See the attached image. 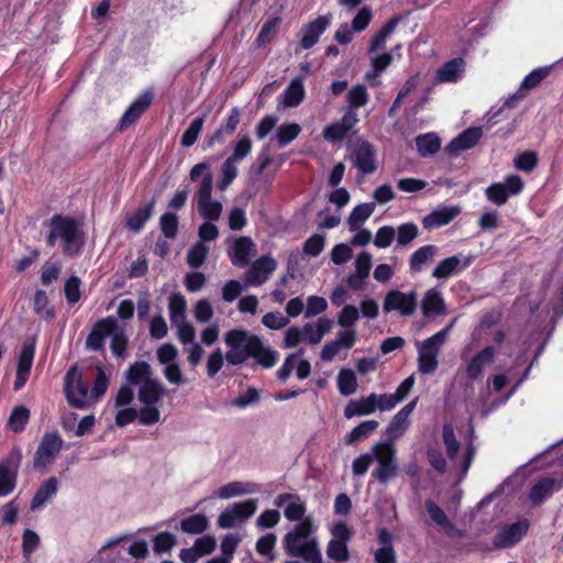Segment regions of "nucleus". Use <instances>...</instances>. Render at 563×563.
<instances>
[{"instance_id": "nucleus-1", "label": "nucleus", "mask_w": 563, "mask_h": 563, "mask_svg": "<svg viewBox=\"0 0 563 563\" xmlns=\"http://www.w3.org/2000/svg\"><path fill=\"white\" fill-rule=\"evenodd\" d=\"M128 380L137 386L140 401L139 423L153 426L162 421L164 385L153 376L151 366L145 362L135 363L128 371Z\"/></svg>"}, {"instance_id": "nucleus-2", "label": "nucleus", "mask_w": 563, "mask_h": 563, "mask_svg": "<svg viewBox=\"0 0 563 563\" xmlns=\"http://www.w3.org/2000/svg\"><path fill=\"white\" fill-rule=\"evenodd\" d=\"M317 526L311 516L305 517L283 540L284 548L289 555L302 558L306 561L319 560L321 552L318 540L312 537Z\"/></svg>"}, {"instance_id": "nucleus-3", "label": "nucleus", "mask_w": 563, "mask_h": 563, "mask_svg": "<svg viewBox=\"0 0 563 563\" xmlns=\"http://www.w3.org/2000/svg\"><path fill=\"white\" fill-rule=\"evenodd\" d=\"M84 241L85 238L77 221L60 216L52 218L47 235V243L49 245L58 244L65 254L73 256L80 251Z\"/></svg>"}, {"instance_id": "nucleus-4", "label": "nucleus", "mask_w": 563, "mask_h": 563, "mask_svg": "<svg viewBox=\"0 0 563 563\" xmlns=\"http://www.w3.org/2000/svg\"><path fill=\"white\" fill-rule=\"evenodd\" d=\"M190 179L200 181L197 189V209L207 220H218L222 212V203L211 198L213 178L210 166L206 163L195 165L190 170Z\"/></svg>"}, {"instance_id": "nucleus-5", "label": "nucleus", "mask_w": 563, "mask_h": 563, "mask_svg": "<svg viewBox=\"0 0 563 563\" xmlns=\"http://www.w3.org/2000/svg\"><path fill=\"white\" fill-rule=\"evenodd\" d=\"M228 346L225 360L231 365H239L251 357L253 349L258 344V336L243 329H232L224 335Z\"/></svg>"}, {"instance_id": "nucleus-6", "label": "nucleus", "mask_w": 563, "mask_h": 563, "mask_svg": "<svg viewBox=\"0 0 563 563\" xmlns=\"http://www.w3.org/2000/svg\"><path fill=\"white\" fill-rule=\"evenodd\" d=\"M449 329H444L423 341L416 342L418 369L422 374H432L438 368V356L446 341Z\"/></svg>"}, {"instance_id": "nucleus-7", "label": "nucleus", "mask_w": 563, "mask_h": 563, "mask_svg": "<svg viewBox=\"0 0 563 563\" xmlns=\"http://www.w3.org/2000/svg\"><path fill=\"white\" fill-rule=\"evenodd\" d=\"M257 507V499L231 504L220 512L217 525L222 529L234 528L251 518L256 512Z\"/></svg>"}, {"instance_id": "nucleus-8", "label": "nucleus", "mask_w": 563, "mask_h": 563, "mask_svg": "<svg viewBox=\"0 0 563 563\" xmlns=\"http://www.w3.org/2000/svg\"><path fill=\"white\" fill-rule=\"evenodd\" d=\"M373 460L376 461L377 467L374 476L380 482H387L395 476L397 464L395 461L396 450L391 443L378 442L371 449Z\"/></svg>"}, {"instance_id": "nucleus-9", "label": "nucleus", "mask_w": 563, "mask_h": 563, "mask_svg": "<svg viewBox=\"0 0 563 563\" xmlns=\"http://www.w3.org/2000/svg\"><path fill=\"white\" fill-rule=\"evenodd\" d=\"M64 389L68 402L77 408L89 407L88 385L84 382L81 371L73 366L64 379Z\"/></svg>"}, {"instance_id": "nucleus-10", "label": "nucleus", "mask_w": 563, "mask_h": 563, "mask_svg": "<svg viewBox=\"0 0 563 563\" xmlns=\"http://www.w3.org/2000/svg\"><path fill=\"white\" fill-rule=\"evenodd\" d=\"M525 187L522 178L515 174H509L504 181L494 183L485 189L486 198L497 205L503 206L509 197L518 196Z\"/></svg>"}, {"instance_id": "nucleus-11", "label": "nucleus", "mask_w": 563, "mask_h": 563, "mask_svg": "<svg viewBox=\"0 0 563 563\" xmlns=\"http://www.w3.org/2000/svg\"><path fill=\"white\" fill-rule=\"evenodd\" d=\"M417 303L418 295L415 290L405 292L393 289L384 298L383 310L386 313L397 312L401 317H408L415 313Z\"/></svg>"}, {"instance_id": "nucleus-12", "label": "nucleus", "mask_w": 563, "mask_h": 563, "mask_svg": "<svg viewBox=\"0 0 563 563\" xmlns=\"http://www.w3.org/2000/svg\"><path fill=\"white\" fill-rule=\"evenodd\" d=\"M63 446V440L57 433H46L42 438L34 456L35 468H46L51 465Z\"/></svg>"}, {"instance_id": "nucleus-13", "label": "nucleus", "mask_w": 563, "mask_h": 563, "mask_svg": "<svg viewBox=\"0 0 563 563\" xmlns=\"http://www.w3.org/2000/svg\"><path fill=\"white\" fill-rule=\"evenodd\" d=\"M216 548V537L211 534H205L197 538L190 548L180 550L179 559L184 563H196L200 558L211 554Z\"/></svg>"}, {"instance_id": "nucleus-14", "label": "nucleus", "mask_w": 563, "mask_h": 563, "mask_svg": "<svg viewBox=\"0 0 563 563\" xmlns=\"http://www.w3.org/2000/svg\"><path fill=\"white\" fill-rule=\"evenodd\" d=\"M497 349L493 345L485 346L467 361L465 372L468 378H479L484 371L494 362Z\"/></svg>"}, {"instance_id": "nucleus-15", "label": "nucleus", "mask_w": 563, "mask_h": 563, "mask_svg": "<svg viewBox=\"0 0 563 563\" xmlns=\"http://www.w3.org/2000/svg\"><path fill=\"white\" fill-rule=\"evenodd\" d=\"M260 486L253 482L234 481L219 486L213 496L221 500H228L236 497L256 494Z\"/></svg>"}, {"instance_id": "nucleus-16", "label": "nucleus", "mask_w": 563, "mask_h": 563, "mask_svg": "<svg viewBox=\"0 0 563 563\" xmlns=\"http://www.w3.org/2000/svg\"><path fill=\"white\" fill-rule=\"evenodd\" d=\"M443 442L446 446L448 455L454 460V462L461 467L463 473H466L474 455V450L468 446L461 459H457L456 453L459 450V443L455 440L454 431L451 426H444L443 428Z\"/></svg>"}, {"instance_id": "nucleus-17", "label": "nucleus", "mask_w": 563, "mask_h": 563, "mask_svg": "<svg viewBox=\"0 0 563 563\" xmlns=\"http://www.w3.org/2000/svg\"><path fill=\"white\" fill-rule=\"evenodd\" d=\"M529 523L527 520H520L515 523L506 525L499 529L495 537V544L498 548H508L518 543L527 533Z\"/></svg>"}, {"instance_id": "nucleus-18", "label": "nucleus", "mask_w": 563, "mask_h": 563, "mask_svg": "<svg viewBox=\"0 0 563 563\" xmlns=\"http://www.w3.org/2000/svg\"><path fill=\"white\" fill-rule=\"evenodd\" d=\"M276 261L272 257L264 256L255 261L251 269L245 275V284L247 286H260L265 283L269 275L276 269Z\"/></svg>"}, {"instance_id": "nucleus-19", "label": "nucleus", "mask_w": 563, "mask_h": 563, "mask_svg": "<svg viewBox=\"0 0 563 563\" xmlns=\"http://www.w3.org/2000/svg\"><path fill=\"white\" fill-rule=\"evenodd\" d=\"M357 121V114L353 110H349L340 121L333 122L323 129L324 140L331 143L343 140Z\"/></svg>"}, {"instance_id": "nucleus-20", "label": "nucleus", "mask_w": 563, "mask_h": 563, "mask_svg": "<svg viewBox=\"0 0 563 563\" xmlns=\"http://www.w3.org/2000/svg\"><path fill=\"white\" fill-rule=\"evenodd\" d=\"M274 505L278 508H283L284 516L286 517V519L290 521H299L305 519L303 516L306 512V505L296 495H278L274 500Z\"/></svg>"}, {"instance_id": "nucleus-21", "label": "nucleus", "mask_w": 563, "mask_h": 563, "mask_svg": "<svg viewBox=\"0 0 563 563\" xmlns=\"http://www.w3.org/2000/svg\"><path fill=\"white\" fill-rule=\"evenodd\" d=\"M418 398H415L402 407L391 419L386 429V434L390 439H398L408 430L410 426V415L415 410Z\"/></svg>"}, {"instance_id": "nucleus-22", "label": "nucleus", "mask_w": 563, "mask_h": 563, "mask_svg": "<svg viewBox=\"0 0 563 563\" xmlns=\"http://www.w3.org/2000/svg\"><path fill=\"white\" fill-rule=\"evenodd\" d=\"M372 267V255L367 252L360 253L354 261V273L347 277L351 288L360 290L365 286Z\"/></svg>"}, {"instance_id": "nucleus-23", "label": "nucleus", "mask_w": 563, "mask_h": 563, "mask_svg": "<svg viewBox=\"0 0 563 563\" xmlns=\"http://www.w3.org/2000/svg\"><path fill=\"white\" fill-rule=\"evenodd\" d=\"M35 347L33 343L24 344L19 353L14 389L18 390L26 383L33 364Z\"/></svg>"}, {"instance_id": "nucleus-24", "label": "nucleus", "mask_w": 563, "mask_h": 563, "mask_svg": "<svg viewBox=\"0 0 563 563\" xmlns=\"http://www.w3.org/2000/svg\"><path fill=\"white\" fill-rule=\"evenodd\" d=\"M471 264L470 258L463 257V256H451L443 261H441L433 269L432 276L434 278L441 279V278H448L452 275H455L462 271H464L466 267H468Z\"/></svg>"}, {"instance_id": "nucleus-25", "label": "nucleus", "mask_w": 563, "mask_h": 563, "mask_svg": "<svg viewBox=\"0 0 563 563\" xmlns=\"http://www.w3.org/2000/svg\"><path fill=\"white\" fill-rule=\"evenodd\" d=\"M306 95L303 81L300 78L291 80L285 91L278 97V108H294L301 103Z\"/></svg>"}, {"instance_id": "nucleus-26", "label": "nucleus", "mask_w": 563, "mask_h": 563, "mask_svg": "<svg viewBox=\"0 0 563 563\" xmlns=\"http://www.w3.org/2000/svg\"><path fill=\"white\" fill-rule=\"evenodd\" d=\"M483 133L479 128H470L459 136L453 139L451 143L446 146V151L450 154H459L462 151H466L475 146V144L479 141Z\"/></svg>"}, {"instance_id": "nucleus-27", "label": "nucleus", "mask_w": 563, "mask_h": 563, "mask_svg": "<svg viewBox=\"0 0 563 563\" xmlns=\"http://www.w3.org/2000/svg\"><path fill=\"white\" fill-rule=\"evenodd\" d=\"M331 329L332 321L327 318H320L313 323H306L302 327L303 340L312 345L318 344Z\"/></svg>"}, {"instance_id": "nucleus-28", "label": "nucleus", "mask_w": 563, "mask_h": 563, "mask_svg": "<svg viewBox=\"0 0 563 563\" xmlns=\"http://www.w3.org/2000/svg\"><path fill=\"white\" fill-rule=\"evenodd\" d=\"M59 482L56 477H49L45 479L36 493L34 494L31 501V509L37 510L41 509L47 501H49L58 490Z\"/></svg>"}, {"instance_id": "nucleus-29", "label": "nucleus", "mask_w": 563, "mask_h": 563, "mask_svg": "<svg viewBox=\"0 0 563 563\" xmlns=\"http://www.w3.org/2000/svg\"><path fill=\"white\" fill-rule=\"evenodd\" d=\"M254 244L249 238H240L233 242L230 257L235 266H245L253 255Z\"/></svg>"}, {"instance_id": "nucleus-30", "label": "nucleus", "mask_w": 563, "mask_h": 563, "mask_svg": "<svg viewBox=\"0 0 563 563\" xmlns=\"http://www.w3.org/2000/svg\"><path fill=\"white\" fill-rule=\"evenodd\" d=\"M465 71V62L463 58H454L445 63L437 70V80L439 82H454L459 80Z\"/></svg>"}, {"instance_id": "nucleus-31", "label": "nucleus", "mask_w": 563, "mask_h": 563, "mask_svg": "<svg viewBox=\"0 0 563 563\" xmlns=\"http://www.w3.org/2000/svg\"><path fill=\"white\" fill-rule=\"evenodd\" d=\"M330 24V18L320 16L312 21L303 30L301 45L303 48L312 47L319 40L320 35L327 30Z\"/></svg>"}, {"instance_id": "nucleus-32", "label": "nucleus", "mask_w": 563, "mask_h": 563, "mask_svg": "<svg viewBox=\"0 0 563 563\" xmlns=\"http://www.w3.org/2000/svg\"><path fill=\"white\" fill-rule=\"evenodd\" d=\"M118 329V324L114 319L108 318L99 321L87 340V345L90 349L97 350L101 346L103 338L112 334Z\"/></svg>"}, {"instance_id": "nucleus-33", "label": "nucleus", "mask_w": 563, "mask_h": 563, "mask_svg": "<svg viewBox=\"0 0 563 563\" xmlns=\"http://www.w3.org/2000/svg\"><path fill=\"white\" fill-rule=\"evenodd\" d=\"M457 207H443L428 214L422 223L427 229H434L450 223L457 214Z\"/></svg>"}, {"instance_id": "nucleus-34", "label": "nucleus", "mask_w": 563, "mask_h": 563, "mask_svg": "<svg viewBox=\"0 0 563 563\" xmlns=\"http://www.w3.org/2000/svg\"><path fill=\"white\" fill-rule=\"evenodd\" d=\"M421 310L427 317L445 313V305L441 292L437 289H429L421 301Z\"/></svg>"}, {"instance_id": "nucleus-35", "label": "nucleus", "mask_w": 563, "mask_h": 563, "mask_svg": "<svg viewBox=\"0 0 563 563\" xmlns=\"http://www.w3.org/2000/svg\"><path fill=\"white\" fill-rule=\"evenodd\" d=\"M375 411V398L373 394H371L367 397L350 401L344 409V416L351 419L356 416H368Z\"/></svg>"}, {"instance_id": "nucleus-36", "label": "nucleus", "mask_w": 563, "mask_h": 563, "mask_svg": "<svg viewBox=\"0 0 563 563\" xmlns=\"http://www.w3.org/2000/svg\"><path fill=\"white\" fill-rule=\"evenodd\" d=\"M152 95L144 93L140 96L125 111L121 119V128L128 126L134 123L142 113L151 106Z\"/></svg>"}, {"instance_id": "nucleus-37", "label": "nucleus", "mask_w": 563, "mask_h": 563, "mask_svg": "<svg viewBox=\"0 0 563 563\" xmlns=\"http://www.w3.org/2000/svg\"><path fill=\"white\" fill-rule=\"evenodd\" d=\"M355 165L365 174L373 173L376 166L375 152L368 143H362L355 152Z\"/></svg>"}, {"instance_id": "nucleus-38", "label": "nucleus", "mask_w": 563, "mask_h": 563, "mask_svg": "<svg viewBox=\"0 0 563 563\" xmlns=\"http://www.w3.org/2000/svg\"><path fill=\"white\" fill-rule=\"evenodd\" d=\"M551 71V67H540L533 69L530 74H528L517 92L512 96V98L522 99L526 97L527 92L533 88H536L545 77L549 76Z\"/></svg>"}, {"instance_id": "nucleus-39", "label": "nucleus", "mask_w": 563, "mask_h": 563, "mask_svg": "<svg viewBox=\"0 0 563 563\" xmlns=\"http://www.w3.org/2000/svg\"><path fill=\"white\" fill-rule=\"evenodd\" d=\"M209 527V519L206 515L195 514L185 517L180 521V530L188 534H199L205 532Z\"/></svg>"}, {"instance_id": "nucleus-40", "label": "nucleus", "mask_w": 563, "mask_h": 563, "mask_svg": "<svg viewBox=\"0 0 563 563\" xmlns=\"http://www.w3.org/2000/svg\"><path fill=\"white\" fill-rule=\"evenodd\" d=\"M375 205L373 202L361 203L353 208L347 218V224L351 231L358 230L363 223L373 214Z\"/></svg>"}, {"instance_id": "nucleus-41", "label": "nucleus", "mask_w": 563, "mask_h": 563, "mask_svg": "<svg viewBox=\"0 0 563 563\" xmlns=\"http://www.w3.org/2000/svg\"><path fill=\"white\" fill-rule=\"evenodd\" d=\"M378 428V421L366 420L352 429L344 438V442L347 445H354L360 441L366 439Z\"/></svg>"}, {"instance_id": "nucleus-42", "label": "nucleus", "mask_w": 563, "mask_h": 563, "mask_svg": "<svg viewBox=\"0 0 563 563\" xmlns=\"http://www.w3.org/2000/svg\"><path fill=\"white\" fill-rule=\"evenodd\" d=\"M251 356L254 357L260 365L269 368L276 365L279 354L277 351L264 345L258 338V344L253 349Z\"/></svg>"}, {"instance_id": "nucleus-43", "label": "nucleus", "mask_w": 563, "mask_h": 563, "mask_svg": "<svg viewBox=\"0 0 563 563\" xmlns=\"http://www.w3.org/2000/svg\"><path fill=\"white\" fill-rule=\"evenodd\" d=\"M16 468L8 463L0 465V496L13 492L16 483Z\"/></svg>"}, {"instance_id": "nucleus-44", "label": "nucleus", "mask_w": 563, "mask_h": 563, "mask_svg": "<svg viewBox=\"0 0 563 563\" xmlns=\"http://www.w3.org/2000/svg\"><path fill=\"white\" fill-rule=\"evenodd\" d=\"M30 419V410L25 406H15L9 417L8 428L18 433L25 429Z\"/></svg>"}, {"instance_id": "nucleus-45", "label": "nucleus", "mask_w": 563, "mask_h": 563, "mask_svg": "<svg viewBox=\"0 0 563 563\" xmlns=\"http://www.w3.org/2000/svg\"><path fill=\"white\" fill-rule=\"evenodd\" d=\"M338 389L342 395L349 396L357 389V378L352 369H341L336 377Z\"/></svg>"}, {"instance_id": "nucleus-46", "label": "nucleus", "mask_w": 563, "mask_h": 563, "mask_svg": "<svg viewBox=\"0 0 563 563\" xmlns=\"http://www.w3.org/2000/svg\"><path fill=\"white\" fill-rule=\"evenodd\" d=\"M437 253V247L433 245H426L417 250L410 260V267L415 272H420L422 267L432 261Z\"/></svg>"}, {"instance_id": "nucleus-47", "label": "nucleus", "mask_w": 563, "mask_h": 563, "mask_svg": "<svg viewBox=\"0 0 563 563\" xmlns=\"http://www.w3.org/2000/svg\"><path fill=\"white\" fill-rule=\"evenodd\" d=\"M154 202L137 209L126 221V225L134 232H139L144 223L152 217Z\"/></svg>"}, {"instance_id": "nucleus-48", "label": "nucleus", "mask_w": 563, "mask_h": 563, "mask_svg": "<svg viewBox=\"0 0 563 563\" xmlns=\"http://www.w3.org/2000/svg\"><path fill=\"white\" fill-rule=\"evenodd\" d=\"M416 144L418 152L422 156L437 153L441 146L439 137L432 133L418 136L416 139Z\"/></svg>"}, {"instance_id": "nucleus-49", "label": "nucleus", "mask_w": 563, "mask_h": 563, "mask_svg": "<svg viewBox=\"0 0 563 563\" xmlns=\"http://www.w3.org/2000/svg\"><path fill=\"white\" fill-rule=\"evenodd\" d=\"M558 486L554 479L544 478L537 483L530 494V498L534 504L541 503L548 497Z\"/></svg>"}, {"instance_id": "nucleus-50", "label": "nucleus", "mask_w": 563, "mask_h": 563, "mask_svg": "<svg viewBox=\"0 0 563 563\" xmlns=\"http://www.w3.org/2000/svg\"><path fill=\"white\" fill-rule=\"evenodd\" d=\"M426 508L430 515V517L433 519V521L442 528L446 533H453L454 528L450 520L448 519L446 515L431 500H428L426 503Z\"/></svg>"}, {"instance_id": "nucleus-51", "label": "nucleus", "mask_w": 563, "mask_h": 563, "mask_svg": "<svg viewBox=\"0 0 563 563\" xmlns=\"http://www.w3.org/2000/svg\"><path fill=\"white\" fill-rule=\"evenodd\" d=\"M301 128L298 123L283 124L277 129L276 140L279 146H285L294 141L300 133Z\"/></svg>"}, {"instance_id": "nucleus-52", "label": "nucleus", "mask_w": 563, "mask_h": 563, "mask_svg": "<svg viewBox=\"0 0 563 563\" xmlns=\"http://www.w3.org/2000/svg\"><path fill=\"white\" fill-rule=\"evenodd\" d=\"M238 163L227 158L224 163L221 166V174L222 177L218 183V187L220 190L224 191L228 189V187L232 184V181L235 179L238 175Z\"/></svg>"}, {"instance_id": "nucleus-53", "label": "nucleus", "mask_w": 563, "mask_h": 563, "mask_svg": "<svg viewBox=\"0 0 563 563\" xmlns=\"http://www.w3.org/2000/svg\"><path fill=\"white\" fill-rule=\"evenodd\" d=\"M252 140L249 135H243L233 144L232 154L228 157L236 163L244 159L252 151Z\"/></svg>"}, {"instance_id": "nucleus-54", "label": "nucleus", "mask_w": 563, "mask_h": 563, "mask_svg": "<svg viewBox=\"0 0 563 563\" xmlns=\"http://www.w3.org/2000/svg\"><path fill=\"white\" fill-rule=\"evenodd\" d=\"M327 555L334 561L345 562L350 558L347 543L340 540H330L327 547Z\"/></svg>"}, {"instance_id": "nucleus-55", "label": "nucleus", "mask_w": 563, "mask_h": 563, "mask_svg": "<svg viewBox=\"0 0 563 563\" xmlns=\"http://www.w3.org/2000/svg\"><path fill=\"white\" fill-rule=\"evenodd\" d=\"M241 541H242V538L238 533L225 534L222 538L221 544H220V549H221V553H222L221 556L227 558L228 561L231 562Z\"/></svg>"}, {"instance_id": "nucleus-56", "label": "nucleus", "mask_w": 563, "mask_h": 563, "mask_svg": "<svg viewBox=\"0 0 563 563\" xmlns=\"http://www.w3.org/2000/svg\"><path fill=\"white\" fill-rule=\"evenodd\" d=\"M186 311V300L183 296L175 295L169 300V312H170V321L172 323H177L181 321H186L185 318Z\"/></svg>"}, {"instance_id": "nucleus-57", "label": "nucleus", "mask_w": 563, "mask_h": 563, "mask_svg": "<svg viewBox=\"0 0 563 563\" xmlns=\"http://www.w3.org/2000/svg\"><path fill=\"white\" fill-rule=\"evenodd\" d=\"M538 163V155L533 151L523 152L518 154L514 159V165L517 169L522 172H531Z\"/></svg>"}, {"instance_id": "nucleus-58", "label": "nucleus", "mask_w": 563, "mask_h": 563, "mask_svg": "<svg viewBox=\"0 0 563 563\" xmlns=\"http://www.w3.org/2000/svg\"><path fill=\"white\" fill-rule=\"evenodd\" d=\"M176 542V537L173 533L166 531L161 532L153 540V550L159 554L165 553L170 551Z\"/></svg>"}, {"instance_id": "nucleus-59", "label": "nucleus", "mask_w": 563, "mask_h": 563, "mask_svg": "<svg viewBox=\"0 0 563 563\" xmlns=\"http://www.w3.org/2000/svg\"><path fill=\"white\" fill-rule=\"evenodd\" d=\"M108 387V378L101 369H98V376L95 380L91 391L88 393L89 407L95 405L98 399L106 393Z\"/></svg>"}, {"instance_id": "nucleus-60", "label": "nucleus", "mask_w": 563, "mask_h": 563, "mask_svg": "<svg viewBox=\"0 0 563 563\" xmlns=\"http://www.w3.org/2000/svg\"><path fill=\"white\" fill-rule=\"evenodd\" d=\"M163 374L167 382L172 385H184L187 383V378L185 377L179 364L177 362L167 364L163 368Z\"/></svg>"}, {"instance_id": "nucleus-61", "label": "nucleus", "mask_w": 563, "mask_h": 563, "mask_svg": "<svg viewBox=\"0 0 563 563\" xmlns=\"http://www.w3.org/2000/svg\"><path fill=\"white\" fill-rule=\"evenodd\" d=\"M399 19L394 18L391 19L384 27L383 30L375 35V37L372 41L371 51H378L379 48L384 47L386 40L389 37V35L394 32L396 25L398 24Z\"/></svg>"}, {"instance_id": "nucleus-62", "label": "nucleus", "mask_w": 563, "mask_h": 563, "mask_svg": "<svg viewBox=\"0 0 563 563\" xmlns=\"http://www.w3.org/2000/svg\"><path fill=\"white\" fill-rule=\"evenodd\" d=\"M115 408V424L118 427H124L135 419L139 420V412L136 409H134L132 406H122V407H114Z\"/></svg>"}, {"instance_id": "nucleus-63", "label": "nucleus", "mask_w": 563, "mask_h": 563, "mask_svg": "<svg viewBox=\"0 0 563 563\" xmlns=\"http://www.w3.org/2000/svg\"><path fill=\"white\" fill-rule=\"evenodd\" d=\"M303 342L302 328L294 325L285 331L283 341L284 349H294Z\"/></svg>"}, {"instance_id": "nucleus-64", "label": "nucleus", "mask_w": 563, "mask_h": 563, "mask_svg": "<svg viewBox=\"0 0 563 563\" xmlns=\"http://www.w3.org/2000/svg\"><path fill=\"white\" fill-rule=\"evenodd\" d=\"M33 308L34 311L42 318H51L53 316V311L48 306V298L43 290H37L34 295L33 299Z\"/></svg>"}]
</instances>
